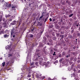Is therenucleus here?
Returning <instances> with one entry per match:
<instances>
[{"mask_svg": "<svg viewBox=\"0 0 80 80\" xmlns=\"http://www.w3.org/2000/svg\"><path fill=\"white\" fill-rule=\"evenodd\" d=\"M36 56L37 58L35 59V60H38V61H42L43 58L41 56H40V53H39L36 54Z\"/></svg>", "mask_w": 80, "mask_h": 80, "instance_id": "nucleus-1", "label": "nucleus"}, {"mask_svg": "<svg viewBox=\"0 0 80 80\" xmlns=\"http://www.w3.org/2000/svg\"><path fill=\"white\" fill-rule=\"evenodd\" d=\"M32 65H33V63H32V64H31V66H30L29 68L27 70L28 72V73L29 74H30V73H31V71H32V69H31L33 68H35V66H32Z\"/></svg>", "mask_w": 80, "mask_h": 80, "instance_id": "nucleus-2", "label": "nucleus"}, {"mask_svg": "<svg viewBox=\"0 0 80 80\" xmlns=\"http://www.w3.org/2000/svg\"><path fill=\"white\" fill-rule=\"evenodd\" d=\"M37 22H35L34 23V24L35 25H37V26H39V27H42V23H40V22H38V24H37Z\"/></svg>", "mask_w": 80, "mask_h": 80, "instance_id": "nucleus-3", "label": "nucleus"}, {"mask_svg": "<svg viewBox=\"0 0 80 80\" xmlns=\"http://www.w3.org/2000/svg\"><path fill=\"white\" fill-rule=\"evenodd\" d=\"M8 37H9V32L5 33V34L4 35V38H8Z\"/></svg>", "mask_w": 80, "mask_h": 80, "instance_id": "nucleus-4", "label": "nucleus"}, {"mask_svg": "<svg viewBox=\"0 0 80 80\" xmlns=\"http://www.w3.org/2000/svg\"><path fill=\"white\" fill-rule=\"evenodd\" d=\"M3 17V13L0 12V22L2 21V18Z\"/></svg>", "mask_w": 80, "mask_h": 80, "instance_id": "nucleus-5", "label": "nucleus"}, {"mask_svg": "<svg viewBox=\"0 0 80 80\" xmlns=\"http://www.w3.org/2000/svg\"><path fill=\"white\" fill-rule=\"evenodd\" d=\"M17 21L14 20L13 22H12V23H11L10 25H14L16 24V22Z\"/></svg>", "mask_w": 80, "mask_h": 80, "instance_id": "nucleus-6", "label": "nucleus"}, {"mask_svg": "<svg viewBox=\"0 0 80 80\" xmlns=\"http://www.w3.org/2000/svg\"><path fill=\"white\" fill-rule=\"evenodd\" d=\"M16 7H17V6H16V5H12V10H16V9H15V8H16Z\"/></svg>", "mask_w": 80, "mask_h": 80, "instance_id": "nucleus-7", "label": "nucleus"}, {"mask_svg": "<svg viewBox=\"0 0 80 80\" xmlns=\"http://www.w3.org/2000/svg\"><path fill=\"white\" fill-rule=\"evenodd\" d=\"M14 30V28H12L11 30V36H13V33H14V32L13 31V30Z\"/></svg>", "mask_w": 80, "mask_h": 80, "instance_id": "nucleus-8", "label": "nucleus"}, {"mask_svg": "<svg viewBox=\"0 0 80 80\" xmlns=\"http://www.w3.org/2000/svg\"><path fill=\"white\" fill-rule=\"evenodd\" d=\"M59 37L61 38L60 39V40H62V39H63V38H64V35H60Z\"/></svg>", "mask_w": 80, "mask_h": 80, "instance_id": "nucleus-9", "label": "nucleus"}, {"mask_svg": "<svg viewBox=\"0 0 80 80\" xmlns=\"http://www.w3.org/2000/svg\"><path fill=\"white\" fill-rule=\"evenodd\" d=\"M75 64H72V66H71V68H72V69L73 70V69H74V68H75V67L74 66Z\"/></svg>", "mask_w": 80, "mask_h": 80, "instance_id": "nucleus-10", "label": "nucleus"}, {"mask_svg": "<svg viewBox=\"0 0 80 80\" xmlns=\"http://www.w3.org/2000/svg\"><path fill=\"white\" fill-rule=\"evenodd\" d=\"M68 69L69 71H70V70H72V67L71 66H68Z\"/></svg>", "mask_w": 80, "mask_h": 80, "instance_id": "nucleus-11", "label": "nucleus"}, {"mask_svg": "<svg viewBox=\"0 0 80 80\" xmlns=\"http://www.w3.org/2000/svg\"><path fill=\"white\" fill-rule=\"evenodd\" d=\"M43 47V44L42 43H40L39 46V47H41V48H42Z\"/></svg>", "mask_w": 80, "mask_h": 80, "instance_id": "nucleus-12", "label": "nucleus"}, {"mask_svg": "<svg viewBox=\"0 0 80 80\" xmlns=\"http://www.w3.org/2000/svg\"><path fill=\"white\" fill-rule=\"evenodd\" d=\"M10 48V47L8 45H7L5 47V48L6 50H7V49H9Z\"/></svg>", "mask_w": 80, "mask_h": 80, "instance_id": "nucleus-13", "label": "nucleus"}, {"mask_svg": "<svg viewBox=\"0 0 80 80\" xmlns=\"http://www.w3.org/2000/svg\"><path fill=\"white\" fill-rule=\"evenodd\" d=\"M49 41L50 42V45H52V43H53V41H52V40L50 39L49 40Z\"/></svg>", "mask_w": 80, "mask_h": 80, "instance_id": "nucleus-14", "label": "nucleus"}, {"mask_svg": "<svg viewBox=\"0 0 80 80\" xmlns=\"http://www.w3.org/2000/svg\"><path fill=\"white\" fill-rule=\"evenodd\" d=\"M45 13H46V12H43L42 14V16L43 17H44L45 16Z\"/></svg>", "mask_w": 80, "mask_h": 80, "instance_id": "nucleus-15", "label": "nucleus"}, {"mask_svg": "<svg viewBox=\"0 0 80 80\" xmlns=\"http://www.w3.org/2000/svg\"><path fill=\"white\" fill-rule=\"evenodd\" d=\"M52 39L53 40H56V39H57V38H56V37L55 36H53L52 37Z\"/></svg>", "mask_w": 80, "mask_h": 80, "instance_id": "nucleus-16", "label": "nucleus"}, {"mask_svg": "<svg viewBox=\"0 0 80 80\" xmlns=\"http://www.w3.org/2000/svg\"><path fill=\"white\" fill-rule=\"evenodd\" d=\"M61 28H62V29H63V30H65L66 29V28H65V26H62L61 27Z\"/></svg>", "mask_w": 80, "mask_h": 80, "instance_id": "nucleus-17", "label": "nucleus"}, {"mask_svg": "<svg viewBox=\"0 0 80 80\" xmlns=\"http://www.w3.org/2000/svg\"><path fill=\"white\" fill-rule=\"evenodd\" d=\"M68 37L70 38H73V37H72V36L70 34L68 36Z\"/></svg>", "mask_w": 80, "mask_h": 80, "instance_id": "nucleus-18", "label": "nucleus"}, {"mask_svg": "<svg viewBox=\"0 0 80 80\" xmlns=\"http://www.w3.org/2000/svg\"><path fill=\"white\" fill-rule=\"evenodd\" d=\"M8 57H12V54H8Z\"/></svg>", "mask_w": 80, "mask_h": 80, "instance_id": "nucleus-19", "label": "nucleus"}, {"mask_svg": "<svg viewBox=\"0 0 80 80\" xmlns=\"http://www.w3.org/2000/svg\"><path fill=\"white\" fill-rule=\"evenodd\" d=\"M66 53V52H65L64 51L62 52V55L63 56H64L65 55Z\"/></svg>", "mask_w": 80, "mask_h": 80, "instance_id": "nucleus-20", "label": "nucleus"}, {"mask_svg": "<svg viewBox=\"0 0 80 80\" xmlns=\"http://www.w3.org/2000/svg\"><path fill=\"white\" fill-rule=\"evenodd\" d=\"M43 5V4H41V5H39V9H40L41 8V7H42V6Z\"/></svg>", "mask_w": 80, "mask_h": 80, "instance_id": "nucleus-21", "label": "nucleus"}, {"mask_svg": "<svg viewBox=\"0 0 80 80\" xmlns=\"http://www.w3.org/2000/svg\"><path fill=\"white\" fill-rule=\"evenodd\" d=\"M57 20V18H52V22H55V21H56Z\"/></svg>", "mask_w": 80, "mask_h": 80, "instance_id": "nucleus-22", "label": "nucleus"}, {"mask_svg": "<svg viewBox=\"0 0 80 80\" xmlns=\"http://www.w3.org/2000/svg\"><path fill=\"white\" fill-rule=\"evenodd\" d=\"M53 49H51L50 51V54H53Z\"/></svg>", "mask_w": 80, "mask_h": 80, "instance_id": "nucleus-23", "label": "nucleus"}, {"mask_svg": "<svg viewBox=\"0 0 80 80\" xmlns=\"http://www.w3.org/2000/svg\"><path fill=\"white\" fill-rule=\"evenodd\" d=\"M66 65H68V64H69L70 63V62L68 61H66Z\"/></svg>", "mask_w": 80, "mask_h": 80, "instance_id": "nucleus-24", "label": "nucleus"}, {"mask_svg": "<svg viewBox=\"0 0 80 80\" xmlns=\"http://www.w3.org/2000/svg\"><path fill=\"white\" fill-rule=\"evenodd\" d=\"M43 17H42V16L40 17V18H39V20L40 21V20H42V18H43Z\"/></svg>", "mask_w": 80, "mask_h": 80, "instance_id": "nucleus-25", "label": "nucleus"}, {"mask_svg": "<svg viewBox=\"0 0 80 80\" xmlns=\"http://www.w3.org/2000/svg\"><path fill=\"white\" fill-rule=\"evenodd\" d=\"M11 7V4H9L8 5H7V7L8 8H10Z\"/></svg>", "mask_w": 80, "mask_h": 80, "instance_id": "nucleus-26", "label": "nucleus"}, {"mask_svg": "<svg viewBox=\"0 0 80 80\" xmlns=\"http://www.w3.org/2000/svg\"><path fill=\"white\" fill-rule=\"evenodd\" d=\"M64 60V58H62L61 59H60V60H59V62H62V60Z\"/></svg>", "mask_w": 80, "mask_h": 80, "instance_id": "nucleus-27", "label": "nucleus"}, {"mask_svg": "<svg viewBox=\"0 0 80 80\" xmlns=\"http://www.w3.org/2000/svg\"><path fill=\"white\" fill-rule=\"evenodd\" d=\"M48 17H47L44 20V22L45 23L46 22V21H47L48 20Z\"/></svg>", "mask_w": 80, "mask_h": 80, "instance_id": "nucleus-28", "label": "nucleus"}, {"mask_svg": "<svg viewBox=\"0 0 80 80\" xmlns=\"http://www.w3.org/2000/svg\"><path fill=\"white\" fill-rule=\"evenodd\" d=\"M2 67H4L5 65V62H3V63H2Z\"/></svg>", "mask_w": 80, "mask_h": 80, "instance_id": "nucleus-29", "label": "nucleus"}, {"mask_svg": "<svg viewBox=\"0 0 80 80\" xmlns=\"http://www.w3.org/2000/svg\"><path fill=\"white\" fill-rule=\"evenodd\" d=\"M36 77L37 78H40V76H39V74H38L36 75Z\"/></svg>", "mask_w": 80, "mask_h": 80, "instance_id": "nucleus-30", "label": "nucleus"}, {"mask_svg": "<svg viewBox=\"0 0 80 80\" xmlns=\"http://www.w3.org/2000/svg\"><path fill=\"white\" fill-rule=\"evenodd\" d=\"M40 51V50H39V49H37L36 50V52H38V53H39V52Z\"/></svg>", "mask_w": 80, "mask_h": 80, "instance_id": "nucleus-31", "label": "nucleus"}, {"mask_svg": "<svg viewBox=\"0 0 80 80\" xmlns=\"http://www.w3.org/2000/svg\"><path fill=\"white\" fill-rule=\"evenodd\" d=\"M9 31H8V30H6L5 32V33H7L8 32L9 33Z\"/></svg>", "mask_w": 80, "mask_h": 80, "instance_id": "nucleus-32", "label": "nucleus"}, {"mask_svg": "<svg viewBox=\"0 0 80 80\" xmlns=\"http://www.w3.org/2000/svg\"><path fill=\"white\" fill-rule=\"evenodd\" d=\"M77 58L75 57L73 61L74 62H76V61H77Z\"/></svg>", "mask_w": 80, "mask_h": 80, "instance_id": "nucleus-33", "label": "nucleus"}, {"mask_svg": "<svg viewBox=\"0 0 80 80\" xmlns=\"http://www.w3.org/2000/svg\"><path fill=\"white\" fill-rule=\"evenodd\" d=\"M34 28L33 27H32V28L31 29V30L32 32H33V31L34 30Z\"/></svg>", "mask_w": 80, "mask_h": 80, "instance_id": "nucleus-34", "label": "nucleus"}, {"mask_svg": "<svg viewBox=\"0 0 80 80\" xmlns=\"http://www.w3.org/2000/svg\"><path fill=\"white\" fill-rule=\"evenodd\" d=\"M66 58H68V57H70V54H68L66 56Z\"/></svg>", "mask_w": 80, "mask_h": 80, "instance_id": "nucleus-35", "label": "nucleus"}, {"mask_svg": "<svg viewBox=\"0 0 80 80\" xmlns=\"http://www.w3.org/2000/svg\"><path fill=\"white\" fill-rule=\"evenodd\" d=\"M56 28H57V29H59V28H60V26L58 25L56 26Z\"/></svg>", "mask_w": 80, "mask_h": 80, "instance_id": "nucleus-36", "label": "nucleus"}, {"mask_svg": "<svg viewBox=\"0 0 80 80\" xmlns=\"http://www.w3.org/2000/svg\"><path fill=\"white\" fill-rule=\"evenodd\" d=\"M30 38H33V34H30Z\"/></svg>", "mask_w": 80, "mask_h": 80, "instance_id": "nucleus-37", "label": "nucleus"}, {"mask_svg": "<svg viewBox=\"0 0 80 80\" xmlns=\"http://www.w3.org/2000/svg\"><path fill=\"white\" fill-rule=\"evenodd\" d=\"M32 4H33L32 3L29 4L28 6L30 7H32Z\"/></svg>", "mask_w": 80, "mask_h": 80, "instance_id": "nucleus-38", "label": "nucleus"}, {"mask_svg": "<svg viewBox=\"0 0 80 80\" xmlns=\"http://www.w3.org/2000/svg\"><path fill=\"white\" fill-rule=\"evenodd\" d=\"M62 63L63 64H65V65H66V61H64L62 62Z\"/></svg>", "mask_w": 80, "mask_h": 80, "instance_id": "nucleus-39", "label": "nucleus"}, {"mask_svg": "<svg viewBox=\"0 0 80 80\" xmlns=\"http://www.w3.org/2000/svg\"><path fill=\"white\" fill-rule=\"evenodd\" d=\"M27 77H28V78H30V77H31V75L28 74Z\"/></svg>", "mask_w": 80, "mask_h": 80, "instance_id": "nucleus-40", "label": "nucleus"}, {"mask_svg": "<svg viewBox=\"0 0 80 80\" xmlns=\"http://www.w3.org/2000/svg\"><path fill=\"white\" fill-rule=\"evenodd\" d=\"M73 15V14H71L70 15H69V17H72Z\"/></svg>", "mask_w": 80, "mask_h": 80, "instance_id": "nucleus-41", "label": "nucleus"}, {"mask_svg": "<svg viewBox=\"0 0 80 80\" xmlns=\"http://www.w3.org/2000/svg\"><path fill=\"white\" fill-rule=\"evenodd\" d=\"M58 57H59V58L62 57V54H59Z\"/></svg>", "mask_w": 80, "mask_h": 80, "instance_id": "nucleus-42", "label": "nucleus"}, {"mask_svg": "<svg viewBox=\"0 0 80 80\" xmlns=\"http://www.w3.org/2000/svg\"><path fill=\"white\" fill-rule=\"evenodd\" d=\"M62 5H65V1H64L62 2Z\"/></svg>", "mask_w": 80, "mask_h": 80, "instance_id": "nucleus-43", "label": "nucleus"}, {"mask_svg": "<svg viewBox=\"0 0 80 80\" xmlns=\"http://www.w3.org/2000/svg\"><path fill=\"white\" fill-rule=\"evenodd\" d=\"M64 33V32L62 31V32H61V34L62 35V34H63Z\"/></svg>", "mask_w": 80, "mask_h": 80, "instance_id": "nucleus-44", "label": "nucleus"}, {"mask_svg": "<svg viewBox=\"0 0 80 80\" xmlns=\"http://www.w3.org/2000/svg\"><path fill=\"white\" fill-rule=\"evenodd\" d=\"M77 62L78 63H79L80 62V60H77Z\"/></svg>", "mask_w": 80, "mask_h": 80, "instance_id": "nucleus-45", "label": "nucleus"}, {"mask_svg": "<svg viewBox=\"0 0 80 80\" xmlns=\"http://www.w3.org/2000/svg\"><path fill=\"white\" fill-rule=\"evenodd\" d=\"M77 48V47L76 46H74V47H73V50H75V48Z\"/></svg>", "mask_w": 80, "mask_h": 80, "instance_id": "nucleus-46", "label": "nucleus"}, {"mask_svg": "<svg viewBox=\"0 0 80 80\" xmlns=\"http://www.w3.org/2000/svg\"><path fill=\"white\" fill-rule=\"evenodd\" d=\"M45 78V76L41 77V78H42V79H43H43H44V78Z\"/></svg>", "mask_w": 80, "mask_h": 80, "instance_id": "nucleus-47", "label": "nucleus"}, {"mask_svg": "<svg viewBox=\"0 0 80 80\" xmlns=\"http://www.w3.org/2000/svg\"><path fill=\"white\" fill-rule=\"evenodd\" d=\"M74 32V30H71V33H73Z\"/></svg>", "mask_w": 80, "mask_h": 80, "instance_id": "nucleus-48", "label": "nucleus"}, {"mask_svg": "<svg viewBox=\"0 0 80 80\" xmlns=\"http://www.w3.org/2000/svg\"><path fill=\"white\" fill-rule=\"evenodd\" d=\"M52 36H54L55 35V34H54V32H52Z\"/></svg>", "mask_w": 80, "mask_h": 80, "instance_id": "nucleus-49", "label": "nucleus"}, {"mask_svg": "<svg viewBox=\"0 0 80 80\" xmlns=\"http://www.w3.org/2000/svg\"><path fill=\"white\" fill-rule=\"evenodd\" d=\"M80 34L79 33H78V37H80Z\"/></svg>", "mask_w": 80, "mask_h": 80, "instance_id": "nucleus-50", "label": "nucleus"}, {"mask_svg": "<svg viewBox=\"0 0 80 80\" xmlns=\"http://www.w3.org/2000/svg\"><path fill=\"white\" fill-rule=\"evenodd\" d=\"M46 15H47L48 16V17H49V14L48 13H47Z\"/></svg>", "mask_w": 80, "mask_h": 80, "instance_id": "nucleus-51", "label": "nucleus"}, {"mask_svg": "<svg viewBox=\"0 0 80 80\" xmlns=\"http://www.w3.org/2000/svg\"><path fill=\"white\" fill-rule=\"evenodd\" d=\"M70 59L71 60H72H72H73V58H71Z\"/></svg>", "mask_w": 80, "mask_h": 80, "instance_id": "nucleus-52", "label": "nucleus"}, {"mask_svg": "<svg viewBox=\"0 0 80 80\" xmlns=\"http://www.w3.org/2000/svg\"><path fill=\"white\" fill-rule=\"evenodd\" d=\"M18 23H19V24L18 25V27H19V26H20V24H21V23H20V22H19Z\"/></svg>", "mask_w": 80, "mask_h": 80, "instance_id": "nucleus-53", "label": "nucleus"}, {"mask_svg": "<svg viewBox=\"0 0 80 80\" xmlns=\"http://www.w3.org/2000/svg\"><path fill=\"white\" fill-rule=\"evenodd\" d=\"M9 21L10 22H12V18L10 19L9 20Z\"/></svg>", "mask_w": 80, "mask_h": 80, "instance_id": "nucleus-54", "label": "nucleus"}, {"mask_svg": "<svg viewBox=\"0 0 80 80\" xmlns=\"http://www.w3.org/2000/svg\"><path fill=\"white\" fill-rule=\"evenodd\" d=\"M44 12H45V13H46V9H44Z\"/></svg>", "mask_w": 80, "mask_h": 80, "instance_id": "nucleus-55", "label": "nucleus"}, {"mask_svg": "<svg viewBox=\"0 0 80 80\" xmlns=\"http://www.w3.org/2000/svg\"><path fill=\"white\" fill-rule=\"evenodd\" d=\"M49 20L50 22H52V18H50L49 19Z\"/></svg>", "mask_w": 80, "mask_h": 80, "instance_id": "nucleus-56", "label": "nucleus"}, {"mask_svg": "<svg viewBox=\"0 0 80 80\" xmlns=\"http://www.w3.org/2000/svg\"><path fill=\"white\" fill-rule=\"evenodd\" d=\"M55 62L56 63H58V60H56Z\"/></svg>", "mask_w": 80, "mask_h": 80, "instance_id": "nucleus-57", "label": "nucleus"}, {"mask_svg": "<svg viewBox=\"0 0 80 80\" xmlns=\"http://www.w3.org/2000/svg\"><path fill=\"white\" fill-rule=\"evenodd\" d=\"M66 3H68V0H66Z\"/></svg>", "mask_w": 80, "mask_h": 80, "instance_id": "nucleus-58", "label": "nucleus"}, {"mask_svg": "<svg viewBox=\"0 0 80 80\" xmlns=\"http://www.w3.org/2000/svg\"><path fill=\"white\" fill-rule=\"evenodd\" d=\"M62 80H65V79H66V78H64L63 77H62Z\"/></svg>", "mask_w": 80, "mask_h": 80, "instance_id": "nucleus-59", "label": "nucleus"}, {"mask_svg": "<svg viewBox=\"0 0 80 80\" xmlns=\"http://www.w3.org/2000/svg\"><path fill=\"white\" fill-rule=\"evenodd\" d=\"M18 80H21V78H18Z\"/></svg>", "mask_w": 80, "mask_h": 80, "instance_id": "nucleus-60", "label": "nucleus"}, {"mask_svg": "<svg viewBox=\"0 0 80 80\" xmlns=\"http://www.w3.org/2000/svg\"><path fill=\"white\" fill-rule=\"evenodd\" d=\"M47 45H50V43L48 42L47 43Z\"/></svg>", "mask_w": 80, "mask_h": 80, "instance_id": "nucleus-61", "label": "nucleus"}, {"mask_svg": "<svg viewBox=\"0 0 80 80\" xmlns=\"http://www.w3.org/2000/svg\"><path fill=\"white\" fill-rule=\"evenodd\" d=\"M48 80H52V79H51V78H48Z\"/></svg>", "mask_w": 80, "mask_h": 80, "instance_id": "nucleus-62", "label": "nucleus"}, {"mask_svg": "<svg viewBox=\"0 0 80 80\" xmlns=\"http://www.w3.org/2000/svg\"><path fill=\"white\" fill-rule=\"evenodd\" d=\"M35 64L36 65H38V62H35Z\"/></svg>", "mask_w": 80, "mask_h": 80, "instance_id": "nucleus-63", "label": "nucleus"}, {"mask_svg": "<svg viewBox=\"0 0 80 80\" xmlns=\"http://www.w3.org/2000/svg\"><path fill=\"white\" fill-rule=\"evenodd\" d=\"M74 69L73 71H74V72H76V70H75V69Z\"/></svg>", "mask_w": 80, "mask_h": 80, "instance_id": "nucleus-64", "label": "nucleus"}]
</instances>
